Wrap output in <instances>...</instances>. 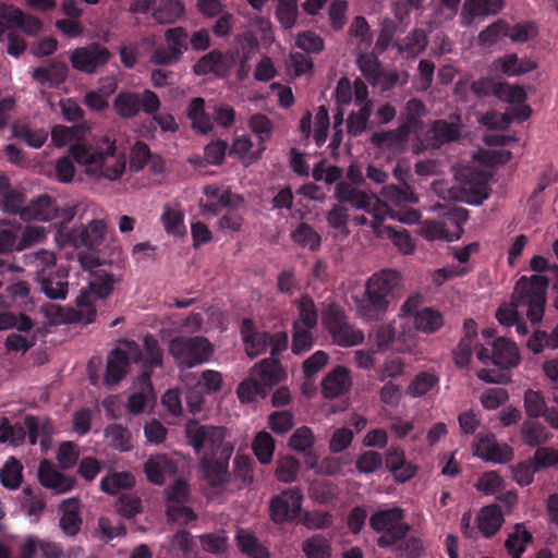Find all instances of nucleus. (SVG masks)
Listing matches in <instances>:
<instances>
[{
  "label": "nucleus",
  "instance_id": "25",
  "mask_svg": "<svg viewBox=\"0 0 558 558\" xmlns=\"http://www.w3.org/2000/svg\"><path fill=\"white\" fill-rule=\"evenodd\" d=\"M175 465L166 454L150 457L144 464L147 480L155 485H162L168 475L175 472Z\"/></svg>",
  "mask_w": 558,
  "mask_h": 558
},
{
  "label": "nucleus",
  "instance_id": "30",
  "mask_svg": "<svg viewBox=\"0 0 558 558\" xmlns=\"http://www.w3.org/2000/svg\"><path fill=\"white\" fill-rule=\"evenodd\" d=\"M350 373L345 367L337 366L322 381V390L326 398H336L350 387Z\"/></svg>",
  "mask_w": 558,
  "mask_h": 558
},
{
  "label": "nucleus",
  "instance_id": "24",
  "mask_svg": "<svg viewBox=\"0 0 558 558\" xmlns=\"http://www.w3.org/2000/svg\"><path fill=\"white\" fill-rule=\"evenodd\" d=\"M68 73L69 69L64 62L52 61L48 66L36 68L32 73V77L40 85L57 88L65 82Z\"/></svg>",
  "mask_w": 558,
  "mask_h": 558
},
{
  "label": "nucleus",
  "instance_id": "8",
  "mask_svg": "<svg viewBox=\"0 0 558 558\" xmlns=\"http://www.w3.org/2000/svg\"><path fill=\"white\" fill-rule=\"evenodd\" d=\"M126 158L123 151H118L116 142L105 137L94 146V175L110 181L118 180L125 171Z\"/></svg>",
  "mask_w": 558,
  "mask_h": 558
},
{
  "label": "nucleus",
  "instance_id": "28",
  "mask_svg": "<svg viewBox=\"0 0 558 558\" xmlns=\"http://www.w3.org/2000/svg\"><path fill=\"white\" fill-rule=\"evenodd\" d=\"M495 69L507 76H520L536 69V62L520 59L515 53H508L494 61Z\"/></svg>",
  "mask_w": 558,
  "mask_h": 558
},
{
  "label": "nucleus",
  "instance_id": "18",
  "mask_svg": "<svg viewBox=\"0 0 558 558\" xmlns=\"http://www.w3.org/2000/svg\"><path fill=\"white\" fill-rule=\"evenodd\" d=\"M39 235L37 229L26 228L22 230L19 223L0 225V254L22 251L29 246Z\"/></svg>",
  "mask_w": 558,
  "mask_h": 558
},
{
  "label": "nucleus",
  "instance_id": "57",
  "mask_svg": "<svg viewBox=\"0 0 558 558\" xmlns=\"http://www.w3.org/2000/svg\"><path fill=\"white\" fill-rule=\"evenodd\" d=\"M300 461L292 457L286 456L277 461L276 476L278 481L283 483H292L296 480L300 472Z\"/></svg>",
  "mask_w": 558,
  "mask_h": 558
},
{
  "label": "nucleus",
  "instance_id": "23",
  "mask_svg": "<svg viewBox=\"0 0 558 558\" xmlns=\"http://www.w3.org/2000/svg\"><path fill=\"white\" fill-rule=\"evenodd\" d=\"M493 365L500 369H510L520 363L517 344L505 338H498L493 343Z\"/></svg>",
  "mask_w": 558,
  "mask_h": 558
},
{
  "label": "nucleus",
  "instance_id": "52",
  "mask_svg": "<svg viewBox=\"0 0 558 558\" xmlns=\"http://www.w3.org/2000/svg\"><path fill=\"white\" fill-rule=\"evenodd\" d=\"M303 551L307 558H330V542L322 534H315L303 543Z\"/></svg>",
  "mask_w": 558,
  "mask_h": 558
},
{
  "label": "nucleus",
  "instance_id": "2",
  "mask_svg": "<svg viewBox=\"0 0 558 558\" xmlns=\"http://www.w3.org/2000/svg\"><path fill=\"white\" fill-rule=\"evenodd\" d=\"M548 286L547 276H522L515 284L510 305H502L497 310V320L501 325L512 326L520 314L525 312L532 324L539 323L545 313Z\"/></svg>",
  "mask_w": 558,
  "mask_h": 558
},
{
  "label": "nucleus",
  "instance_id": "11",
  "mask_svg": "<svg viewBox=\"0 0 558 558\" xmlns=\"http://www.w3.org/2000/svg\"><path fill=\"white\" fill-rule=\"evenodd\" d=\"M161 102L158 95L150 90L143 92L121 90L113 100V109L123 119H133L141 111L146 114L156 113Z\"/></svg>",
  "mask_w": 558,
  "mask_h": 558
},
{
  "label": "nucleus",
  "instance_id": "42",
  "mask_svg": "<svg viewBox=\"0 0 558 558\" xmlns=\"http://www.w3.org/2000/svg\"><path fill=\"white\" fill-rule=\"evenodd\" d=\"M24 425L27 429L29 444L33 446L37 444L39 436L43 437L41 444L44 445L46 440L50 439L53 433V424L49 418L39 422L38 417L35 415L27 414L24 416Z\"/></svg>",
  "mask_w": 558,
  "mask_h": 558
},
{
  "label": "nucleus",
  "instance_id": "6",
  "mask_svg": "<svg viewBox=\"0 0 558 558\" xmlns=\"http://www.w3.org/2000/svg\"><path fill=\"white\" fill-rule=\"evenodd\" d=\"M215 352L210 341L202 336H179L170 340L169 353L179 368H193L207 363Z\"/></svg>",
  "mask_w": 558,
  "mask_h": 558
},
{
  "label": "nucleus",
  "instance_id": "60",
  "mask_svg": "<svg viewBox=\"0 0 558 558\" xmlns=\"http://www.w3.org/2000/svg\"><path fill=\"white\" fill-rule=\"evenodd\" d=\"M348 33L359 40L360 47L368 48L373 43L369 24L362 15H357L353 19Z\"/></svg>",
  "mask_w": 558,
  "mask_h": 558
},
{
  "label": "nucleus",
  "instance_id": "12",
  "mask_svg": "<svg viewBox=\"0 0 558 558\" xmlns=\"http://www.w3.org/2000/svg\"><path fill=\"white\" fill-rule=\"evenodd\" d=\"M107 225L104 220L93 219L87 225H80L63 233L64 243L75 248L84 247L89 251L97 250L104 242Z\"/></svg>",
  "mask_w": 558,
  "mask_h": 558
},
{
  "label": "nucleus",
  "instance_id": "37",
  "mask_svg": "<svg viewBox=\"0 0 558 558\" xmlns=\"http://www.w3.org/2000/svg\"><path fill=\"white\" fill-rule=\"evenodd\" d=\"M296 308L298 318L292 327L314 329L318 323V312L313 299L308 294L302 295L296 302Z\"/></svg>",
  "mask_w": 558,
  "mask_h": 558
},
{
  "label": "nucleus",
  "instance_id": "43",
  "mask_svg": "<svg viewBox=\"0 0 558 558\" xmlns=\"http://www.w3.org/2000/svg\"><path fill=\"white\" fill-rule=\"evenodd\" d=\"M348 203L356 209H363L373 214L374 218L377 220H384L383 211L386 204H383L378 198L369 196L363 191L355 189L352 196L348 197Z\"/></svg>",
  "mask_w": 558,
  "mask_h": 558
},
{
  "label": "nucleus",
  "instance_id": "31",
  "mask_svg": "<svg viewBox=\"0 0 558 558\" xmlns=\"http://www.w3.org/2000/svg\"><path fill=\"white\" fill-rule=\"evenodd\" d=\"M204 194L208 201L203 206L204 214H210L217 216L223 208H228L231 204V192L228 189H223L217 184L206 185L204 187Z\"/></svg>",
  "mask_w": 558,
  "mask_h": 558
},
{
  "label": "nucleus",
  "instance_id": "49",
  "mask_svg": "<svg viewBox=\"0 0 558 558\" xmlns=\"http://www.w3.org/2000/svg\"><path fill=\"white\" fill-rule=\"evenodd\" d=\"M161 222L168 234L180 236L186 232L184 227V214L169 204L163 206Z\"/></svg>",
  "mask_w": 558,
  "mask_h": 558
},
{
  "label": "nucleus",
  "instance_id": "50",
  "mask_svg": "<svg viewBox=\"0 0 558 558\" xmlns=\"http://www.w3.org/2000/svg\"><path fill=\"white\" fill-rule=\"evenodd\" d=\"M427 46V36L423 29H413L409 33L403 44L399 45V52L407 58H415L423 52Z\"/></svg>",
  "mask_w": 558,
  "mask_h": 558
},
{
  "label": "nucleus",
  "instance_id": "4",
  "mask_svg": "<svg viewBox=\"0 0 558 558\" xmlns=\"http://www.w3.org/2000/svg\"><path fill=\"white\" fill-rule=\"evenodd\" d=\"M121 278L100 269L95 272L87 289H82L76 298L77 310H71L69 320L83 324H90L95 320L97 311L94 302L98 299L104 300L108 298L116 283L120 282Z\"/></svg>",
  "mask_w": 558,
  "mask_h": 558
},
{
  "label": "nucleus",
  "instance_id": "64",
  "mask_svg": "<svg viewBox=\"0 0 558 558\" xmlns=\"http://www.w3.org/2000/svg\"><path fill=\"white\" fill-rule=\"evenodd\" d=\"M238 397L242 403H251L257 397H265L267 391L257 379H245L236 389Z\"/></svg>",
  "mask_w": 558,
  "mask_h": 558
},
{
  "label": "nucleus",
  "instance_id": "33",
  "mask_svg": "<svg viewBox=\"0 0 558 558\" xmlns=\"http://www.w3.org/2000/svg\"><path fill=\"white\" fill-rule=\"evenodd\" d=\"M205 104L204 98L195 97L190 101L186 110L192 129L201 134H207L213 130L211 118L205 110Z\"/></svg>",
  "mask_w": 558,
  "mask_h": 558
},
{
  "label": "nucleus",
  "instance_id": "10",
  "mask_svg": "<svg viewBox=\"0 0 558 558\" xmlns=\"http://www.w3.org/2000/svg\"><path fill=\"white\" fill-rule=\"evenodd\" d=\"M186 438L195 453L219 454L226 446H233L225 441V428L213 425H203L197 421H190L185 427Z\"/></svg>",
  "mask_w": 558,
  "mask_h": 558
},
{
  "label": "nucleus",
  "instance_id": "27",
  "mask_svg": "<svg viewBox=\"0 0 558 558\" xmlns=\"http://www.w3.org/2000/svg\"><path fill=\"white\" fill-rule=\"evenodd\" d=\"M62 515L59 520V526L68 536H75L81 531L82 518L76 498H69L60 504Z\"/></svg>",
  "mask_w": 558,
  "mask_h": 558
},
{
  "label": "nucleus",
  "instance_id": "17",
  "mask_svg": "<svg viewBox=\"0 0 558 558\" xmlns=\"http://www.w3.org/2000/svg\"><path fill=\"white\" fill-rule=\"evenodd\" d=\"M474 454L484 461L505 464L514 457L513 448L505 442H498L495 435H478L473 445Z\"/></svg>",
  "mask_w": 558,
  "mask_h": 558
},
{
  "label": "nucleus",
  "instance_id": "32",
  "mask_svg": "<svg viewBox=\"0 0 558 558\" xmlns=\"http://www.w3.org/2000/svg\"><path fill=\"white\" fill-rule=\"evenodd\" d=\"M185 14V4L182 0H160L153 11V19L157 24H173Z\"/></svg>",
  "mask_w": 558,
  "mask_h": 558
},
{
  "label": "nucleus",
  "instance_id": "16",
  "mask_svg": "<svg viewBox=\"0 0 558 558\" xmlns=\"http://www.w3.org/2000/svg\"><path fill=\"white\" fill-rule=\"evenodd\" d=\"M0 183H5V189H2L3 194V207L4 210L11 214H20L23 220L38 219L41 216V209L44 206L49 205V196H40L32 203L28 207H23V195L9 187L5 179L0 177Z\"/></svg>",
  "mask_w": 558,
  "mask_h": 558
},
{
  "label": "nucleus",
  "instance_id": "61",
  "mask_svg": "<svg viewBox=\"0 0 558 558\" xmlns=\"http://www.w3.org/2000/svg\"><path fill=\"white\" fill-rule=\"evenodd\" d=\"M438 380L435 374L421 372L408 387V392L413 397H422L430 391L438 384Z\"/></svg>",
  "mask_w": 558,
  "mask_h": 558
},
{
  "label": "nucleus",
  "instance_id": "39",
  "mask_svg": "<svg viewBox=\"0 0 558 558\" xmlns=\"http://www.w3.org/2000/svg\"><path fill=\"white\" fill-rule=\"evenodd\" d=\"M533 542L532 534L524 527L523 523H517L506 542L505 547L511 558H521L526 545Z\"/></svg>",
  "mask_w": 558,
  "mask_h": 558
},
{
  "label": "nucleus",
  "instance_id": "54",
  "mask_svg": "<svg viewBox=\"0 0 558 558\" xmlns=\"http://www.w3.org/2000/svg\"><path fill=\"white\" fill-rule=\"evenodd\" d=\"M538 34L537 26L533 22H521L514 25L507 23L506 37L513 43L523 44L536 37Z\"/></svg>",
  "mask_w": 558,
  "mask_h": 558
},
{
  "label": "nucleus",
  "instance_id": "1",
  "mask_svg": "<svg viewBox=\"0 0 558 558\" xmlns=\"http://www.w3.org/2000/svg\"><path fill=\"white\" fill-rule=\"evenodd\" d=\"M131 363L141 367L138 386L143 390L151 391L153 372L163 365V350L154 335L146 333L142 344L134 340H121L119 345L108 354L104 384L107 386L119 384L129 373Z\"/></svg>",
  "mask_w": 558,
  "mask_h": 558
},
{
  "label": "nucleus",
  "instance_id": "58",
  "mask_svg": "<svg viewBox=\"0 0 558 558\" xmlns=\"http://www.w3.org/2000/svg\"><path fill=\"white\" fill-rule=\"evenodd\" d=\"M14 136L33 148H40L47 141L48 134L45 130H33L26 124L16 125L13 129Z\"/></svg>",
  "mask_w": 558,
  "mask_h": 558
},
{
  "label": "nucleus",
  "instance_id": "19",
  "mask_svg": "<svg viewBox=\"0 0 558 558\" xmlns=\"http://www.w3.org/2000/svg\"><path fill=\"white\" fill-rule=\"evenodd\" d=\"M110 59V52L106 47L98 44H92L83 48L75 49L70 61L72 66L84 73H94L99 66L105 65Z\"/></svg>",
  "mask_w": 558,
  "mask_h": 558
},
{
  "label": "nucleus",
  "instance_id": "59",
  "mask_svg": "<svg viewBox=\"0 0 558 558\" xmlns=\"http://www.w3.org/2000/svg\"><path fill=\"white\" fill-rule=\"evenodd\" d=\"M199 542L203 549L213 555L223 554L228 549V537L223 531L203 534Z\"/></svg>",
  "mask_w": 558,
  "mask_h": 558
},
{
  "label": "nucleus",
  "instance_id": "14",
  "mask_svg": "<svg viewBox=\"0 0 558 558\" xmlns=\"http://www.w3.org/2000/svg\"><path fill=\"white\" fill-rule=\"evenodd\" d=\"M303 494L299 487H290L271 497L269 515L275 523L291 522L299 517Z\"/></svg>",
  "mask_w": 558,
  "mask_h": 558
},
{
  "label": "nucleus",
  "instance_id": "15",
  "mask_svg": "<svg viewBox=\"0 0 558 558\" xmlns=\"http://www.w3.org/2000/svg\"><path fill=\"white\" fill-rule=\"evenodd\" d=\"M233 450V446H226L217 456H201L199 469L211 487H221L229 482V462Z\"/></svg>",
  "mask_w": 558,
  "mask_h": 558
},
{
  "label": "nucleus",
  "instance_id": "63",
  "mask_svg": "<svg viewBox=\"0 0 558 558\" xmlns=\"http://www.w3.org/2000/svg\"><path fill=\"white\" fill-rule=\"evenodd\" d=\"M524 408L529 418L543 417L548 409L542 392L531 389L524 395Z\"/></svg>",
  "mask_w": 558,
  "mask_h": 558
},
{
  "label": "nucleus",
  "instance_id": "47",
  "mask_svg": "<svg viewBox=\"0 0 558 558\" xmlns=\"http://www.w3.org/2000/svg\"><path fill=\"white\" fill-rule=\"evenodd\" d=\"M380 194L387 202L396 206L416 204L418 202L417 196L409 185L401 187L396 184H388L383 186Z\"/></svg>",
  "mask_w": 558,
  "mask_h": 558
},
{
  "label": "nucleus",
  "instance_id": "48",
  "mask_svg": "<svg viewBox=\"0 0 558 558\" xmlns=\"http://www.w3.org/2000/svg\"><path fill=\"white\" fill-rule=\"evenodd\" d=\"M252 449L262 464H269L275 452V439L266 430L258 432L253 439Z\"/></svg>",
  "mask_w": 558,
  "mask_h": 558
},
{
  "label": "nucleus",
  "instance_id": "34",
  "mask_svg": "<svg viewBox=\"0 0 558 558\" xmlns=\"http://www.w3.org/2000/svg\"><path fill=\"white\" fill-rule=\"evenodd\" d=\"M551 434L547 430L544 424L537 418H526L521 426V437L523 442L531 448H536L547 444Z\"/></svg>",
  "mask_w": 558,
  "mask_h": 558
},
{
  "label": "nucleus",
  "instance_id": "5",
  "mask_svg": "<svg viewBox=\"0 0 558 558\" xmlns=\"http://www.w3.org/2000/svg\"><path fill=\"white\" fill-rule=\"evenodd\" d=\"M37 270L35 279L40 290L51 300H64L68 294V269L56 263L53 252L39 250L32 255Z\"/></svg>",
  "mask_w": 558,
  "mask_h": 558
},
{
  "label": "nucleus",
  "instance_id": "62",
  "mask_svg": "<svg viewBox=\"0 0 558 558\" xmlns=\"http://www.w3.org/2000/svg\"><path fill=\"white\" fill-rule=\"evenodd\" d=\"M512 478L521 487L529 486L534 481V475L538 472L531 458L520 461L511 466Z\"/></svg>",
  "mask_w": 558,
  "mask_h": 558
},
{
  "label": "nucleus",
  "instance_id": "46",
  "mask_svg": "<svg viewBox=\"0 0 558 558\" xmlns=\"http://www.w3.org/2000/svg\"><path fill=\"white\" fill-rule=\"evenodd\" d=\"M527 348L534 353L539 354L545 349L555 350L558 348V322L551 332L545 330H535L529 338Z\"/></svg>",
  "mask_w": 558,
  "mask_h": 558
},
{
  "label": "nucleus",
  "instance_id": "35",
  "mask_svg": "<svg viewBox=\"0 0 558 558\" xmlns=\"http://www.w3.org/2000/svg\"><path fill=\"white\" fill-rule=\"evenodd\" d=\"M235 542L240 551L250 558H269L268 549L248 530L239 529Z\"/></svg>",
  "mask_w": 558,
  "mask_h": 558
},
{
  "label": "nucleus",
  "instance_id": "9",
  "mask_svg": "<svg viewBox=\"0 0 558 558\" xmlns=\"http://www.w3.org/2000/svg\"><path fill=\"white\" fill-rule=\"evenodd\" d=\"M323 324L332 341L340 347H354L364 341L363 331L350 324L344 310L336 303L326 310Z\"/></svg>",
  "mask_w": 558,
  "mask_h": 558
},
{
  "label": "nucleus",
  "instance_id": "40",
  "mask_svg": "<svg viewBox=\"0 0 558 558\" xmlns=\"http://www.w3.org/2000/svg\"><path fill=\"white\" fill-rule=\"evenodd\" d=\"M254 372L265 390L279 384L284 376L280 363L275 360H263L255 366Z\"/></svg>",
  "mask_w": 558,
  "mask_h": 558
},
{
  "label": "nucleus",
  "instance_id": "55",
  "mask_svg": "<svg viewBox=\"0 0 558 558\" xmlns=\"http://www.w3.org/2000/svg\"><path fill=\"white\" fill-rule=\"evenodd\" d=\"M299 11L296 0H279L276 8V17L284 29L292 28L298 20Z\"/></svg>",
  "mask_w": 558,
  "mask_h": 558
},
{
  "label": "nucleus",
  "instance_id": "3",
  "mask_svg": "<svg viewBox=\"0 0 558 558\" xmlns=\"http://www.w3.org/2000/svg\"><path fill=\"white\" fill-rule=\"evenodd\" d=\"M400 279V274L393 269L380 270L367 279L365 292L357 304V314L363 320L374 322L384 318L396 299Z\"/></svg>",
  "mask_w": 558,
  "mask_h": 558
},
{
  "label": "nucleus",
  "instance_id": "44",
  "mask_svg": "<svg viewBox=\"0 0 558 558\" xmlns=\"http://www.w3.org/2000/svg\"><path fill=\"white\" fill-rule=\"evenodd\" d=\"M248 128L258 138V158L266 149L265 143L271 137L274 123L266 114L255 113L248 120Z\"/></svg>",
  "mask_w": 558,
  "mask_h": 558
},
{
  "label": "nucleus",
  "instance_id": "51",
  "mask_svg": "<svg viewBox=\"0 0 558 558\" xmlns=\"http://www.w3.org/2000/svg\"><path fill=\"white\" fill-rule=\"evenodd\" d=\"M23 465L14 458L10 457L0 469V482L9 489H16L22 483Z\"/></svg>",
  "mask_w": 558,
  "mask_h": 558
},
{
  "label": "nucleus",
  "instance_id": "56",
  "mask_svg": "<svg viewBox=\"0 0 558 558\" xmlns=\"http://www.w3.org/2000/svg\"><path fill=\"white\" fill-rule=\"evenodd\" d=\"M24 12L13 4L0 3V38L3 34L21 24Z\"/></svg>",
  "mask_w": 558,
  "mask_h": 558
},
{
  "label": "nucleus",
  "instance_id": "22",
  "mask_svg": "<svg viewBox=\"0 0 558 558\" xmlns=\"http://www.w3.org/2000/svg\"><path fill=\"white\" fill-rule=\"evenodd\" d=\"M461 125L446 120H436L426 134L430 147L439 148L445 144L456 142L460 138Z\"/></svg>",
  "mask_w": 558,
  "mask_h": 558
},
{
  "label": "nucleus",
  "instance_id": "29",
  "mask_svg": "<svg viewBox=\"0 0 558 558\" xmlns=\"http://www.w3.org/2000/svg\"><path fill=\"white\" fill-rule=\"evenodd\" d=\"M193 72L199 76L213 73L218 77H223L227 73V63L223 52L213 50L201 57L193 65Z\"/></svg>",
  "mask_w": 558,
  "mask_h": 558
},
{
  "label": "nucleus",
  "instance_id": "13",
  "mask_svg": "<svg viewBox=\"0 0 558 558\" xmlns=\"http://www.w3.org/2000/svg\"><path fill=\"white\" fill-rule=\"evenodd\" d=\"M445 215V221H428L426 223L425 232L428 239L453 241L461 236L463 225L469 219V211L463 207H453Z\"/></svg>",
  "mask_w": 558,
  "mask_h": 558
},
{
  "label": "nucleus",
  "instance_id": "20",
  "mask_svg": "<svg viewBox=\"0 0 558 558\" xmlns=\"http://www.w3.org/2000/svg\"><path fill=\"white\" fill-rule=\"evenodd\" d=\"M504 7V0H465L460 14L462 26L470 27L476 17L495 15Z\"/></svg>",
  "mask_w": 558,
  "mask_h": 558
},
{
  "label": "nucleus",
  "instance_id": "45",
  "mask_svg": "<svg viewBox=\"0 0 558 558\" xmlns=\"http://www.w3.org/2000/svg\"><path fill=\"white\" fill-rule=\"evenodd\" d=\"M134 485L135 477L130 472H114L100 481V489L109 495H117L121 489H130Z\"/></svg>",
  "mask_w": 558,
  "mask_h": 558
},
{
  "label": "nucleus",
  "instance_id": "21",
  "mask_svg": "<svg viewBox=\"0 0 558 558\" xmlns=\"http://www.w3.org/2000/svg\"><path fill=\"white\" fill-rule=\"evenodd\" d=\"M38 480L43 486L51 488L59 494L72 490L75 485L73 477L60 473L47 460H43L39 464Z\"/></svg>",
  "mask_w": 558,
  "mask_h": 558
},
{
  "label": "nucleus",
  "instance_id": "53",
  "mask_svg": "<svg viewBox=\"0 0 558 558\" xmlns=\"http://www.w3.org/2000/svg\"><path fill=\"white\" fill-rule=\"evenodd\" d=\"M292 240L303 246L308 247L315 252L320 247L322 238L320 235L307 223L302 222L292 232Z\"/></svg>",
  "mask_w": 558,
  "mask_h": 558
},
{
  "label": "nucleus",
  "instance_id": "38",
  "mask_svg": "<svg viewBox=\"0 0 558 558\" xmlns=\"http://www.w3.org/2000/svg\"><path fill=\"white\" fill-rule=\"evenodd\" d=\"M104 435L109 446L120 452L133 449L132 433L121 424L112 423L106 426Z\"/></svg>",
  "mask_w": 558,
  "mask_h": 558
},
{
  "label": "nucleus",
  "instance_id": "41",
  "mask_svg": "<svg viewBox=\"0 0 558 558\" xmlns=\"http://www.w3.org/2000/svg\"><path fill=\"white\" fill-rule=\"evenodd\" d=\"M356 65L371 85L377 86L379 84L383 76V66L375 53H360L356 58Z\"/></svg>",
  "mask_w": 558,
  "mask_h": 558
},
{
  "label": "nucleus",
  "instance_id": "26",
  "mask_svg": "<svg viewBox=\"0 0 558 558\" xmlns=\"http://www.w3.org/2000/svg\"><path fill=\"white\" fill-rule=\"evenodd\" d=\"M476 522L483 536L493 537L505 522L500 506L494 504L483 507L476 517Z\"/></svg>",
  "mask_w": 558,
  "mask_h": 558
},
{
  "label": "nucleus",
  "instance_id": "7",
  "mask_svg": "<svg viewBox=\"0 0 558 558\" xmlns=\"http://www.w3.org/2000/svg\"><path fill=\"white\" fill-rule=\"evenodd\" d=\"M404 512L399 507L375 511L369 518V526L381 535L377 539L380 548L392 547L408 535L410 525L403 521Z\"/></svg>",
  "mask_w": 558,
  "mask_h": 558
},
{
  "label": "nucleus",
  "instance_id": "36",
  "mask_svg": "<svg viewBox=\"0 0 558 558\" xmlns=\"http://www.w3.org/2000/svg\"><path fill=\"white\" fill-rule=\"evenodd\" d=\"M413 325L415 330L429 335L442 327L444 317L437 310L423 307L413 315Z\"/></svg>",
  "mask_w": 558,
  "mask_h": 558
}]
</instances>
